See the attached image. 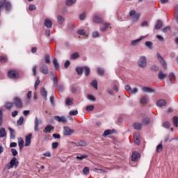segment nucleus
I'll return each mask as SVG.
<instances>
[{"mask_svg": "<svg viewBox=\"0 0 178 178\" xmlns=\"http://www.w3.org/2000/svg\"><path fill=\"white\" fill-rule=\"evenodd\" d=\"M93 23H96L97 24H99L100 23L104 22V19L101 18L99 16L94 15L92 18Z\"/></svg>", "mask_w": 178, "mask_h": 178, "instance_id": "14", "label": "nucleus"}, {"mask_svg": "<svg viewBox=\"0 0 178 178\" xmlns=\"http://www.w3.org/2000/svg\"><path fill=\"white\" fill-rule=\"evenodd\" d=\"M143 92H150V93H154L155 89L145 86L142 88Z\"/></svg>", "mask_w": 178, "mask_h": 178, "instance_id": "21", "label": "nucleus"}, {"mask_svg": "<svg viewBox=\"0 0 178 178\" xmlns=\"http://www.w3.org/2000/svg\"><path fill=\"white\" fill-rule=\"evenodd\" d=\"M162 149H163V147L162 146V143H160L156 147V152H162Z\"/></svg>", "mask_w": 178, "mask_h": 178, "instance_id": "50", "label": "nucleus"}, {"mask_svg": "<svg viewBox=\"0 0 178 178\" xmlns=\"http://www.w3.org/2000/svg\"><path fill=\"white\" fill-rule=\"evenodd\" d=\"M77 34H79V35H86V31L84 29L78 30Z\"/></svg>", "mask_w": 178, "mask_h": 178, "instance_id": "55", "label": "nucleus"}, {"mask_svg": "<svg viewBox=\"0 0 178 178\" xmlns=\"http://www.w3.org/2000/svg\"><path fill=\"white\" fill-rule=\"evenodd\" d=\"M13 106V103L10 102H6L3 105V108H5V109H7V111H12Z\"/></svg>", "mask_w": 178, "mask_h": 178, "instance_id": "15", "label": "nucleus"}, {"mask_svg": "<svg viewBox=\"0 0 178 178\" xmlns=\"http://www.w3.org/2000/svg\"><path fill=\"white\" fill-rule=\"evenodd\" d=\"M6 136V131L5 130V128H1L0 129V137L3 138Z\"/></svg>", "mask_w": 178, "mask_h": 178, "instance_id": "40", "label": "nucleus"}, {"mask_svg": "<svg viewBox=\"0 0 178 178\" xmlns=\"http://www.w3.org/2000/svg\"><path fill=\"white\" fill-rule=\"evenodd\" d=\"M55 120L58 122V123H67V119L63 116H54Z\"/></svg>", "mask_w": 178, "mask_h": 178, "instance_id": "11", "label": "nucleus"}, {"mask_svg": "<svg viewBox=\"0 0 178 178\" xmlns=\"http://www.w3.org/2000/svg\"><path fill=\"white\" fill-rule=\"evenodd\" d=\"M53 83L54 84V87H58V78H56V76L53 78Z\"/></svg>", "mask_w": 178, "mask_h": 178, "instance_id": "58", "label": "nucleus"}, {"mask_svg": "<svg viewBox=\"0 0 178 178\" xmlns=\"http://www.w3.org/2000/svg\"><path fill=\"white\" fill-rule=\"evenodd\" d=\"M150 122H151V120L149 119V118H145L142 120L143 124H145V125L149 124Z\"/></svg>", "mask_w": 178, "mask_h": 178, "instance_id": "45", "label": "nucleus"}, {"mask_svg": "<svg viewBox=\"0 0 178 178\" xmlns=\"http://www.w3.org/2000/svg\"><path fill=\"white\" fill-rule=\"evenodd\" d=\"M86 158H88V155L87 154H83L82 156H76V159H78L79 161H83V159H86Z\"/></svg>", "mask_w": 178, "mask_h": 178, "instance_id": "51", "label": "nucleus"}, {"mask_svg": "<svg viewBox=\"0 0 178 178\" xmlns=\"http://www.w3.org/2000/svg\"><path fill=\"white\" fill-rule=\"evenodd\" d=\"M86 111L88 112H90L91 111H94V105H90V106H86Z\"/></svg>", "mask_w": 178, "mask_h": 178, "instance_id": "56", "label": "nucleus"}, {"mask_svg": "<svg viewBox=\"0 0 178 178\" xmlns=\"http://www.w3.org/2000/svg\"><path fill=\"white\" fill-rule=\"evenodd\" d=\"M11 152L13 156H16V155H17V150L15 148L11 149Z\"/></svg>", "mask_w": 178, "mask_h": 178, "instance_id": "60", "label": "nucleus"}, {"mask_svg": "<svg viewBox=\"0 0 178 178\" xmlns=\"http://www.w3.org/2000/svg\"><path fill=\"white\" fill-rule=\"evenodd\" d=\"M79 113V111L77 110L75 111H70L69 114L70 115V116H76V115H77Z\"/></svg>", "mask_w": 178, "mask_h": 178, "instance_id": "54", "label": "nucleus"}, {"mask_svg": "<svg viewBox=\"0 0 178 178\" xmlns=\"http://www.w3.org/2000/svg\"><path fill=\"white\" fill-rule=\"evenodd\" d=\"M70 90H71V92H72V94H80V89L76 88V86H74V85H72L70 86Z\"/></svg>", "mask_w": 178, "mask_h": 178, "instance_id": "19", "label": "nucleus"}, {"mask_svg": "<svg viewBox=\"0 0 178 178\" xmlns=\"http://www.w3.org/2000/svg\"><path fill=\"white\" fill-rule=\"evenodd\" d=\"M90 84L91 86H92L93 88H95V90H98V82L97 81V80L92 81Z\"/></svg>", "mask_w": 178, "mask_h": 178, "instance_id": "48", "label": "nucleus"}, {"mask_svg": "<svg viewBox=\"0 0 178 178\" xmlns=\"http://www.w3.org/2000/svg\"><path fill=\"white\" fill-rule=\"evenodd\" d=\"M18 145L19 147L20 151H22L23 147H24V140H23V138H19Z\"/></svg>", "mask_w": 178, "mask_h": 178, "instance_id": "28", "label": "nucleus"}, {"mask_svg": "<svg viewBox=\"0 0 178 178\" xmlns=\"http://www.w3.org/2000/svg\"><path fill=\"white\" fill-rule=\"evenodd\" d=\"M76 72L78 74V76H81V74H83V67H79L76 68Z\"/></svg>", "mask_w": 178, "mask_h": 178, "instance_id": "33", "label": "nucleus"}, {"mask_svg": "<svg viewBox=\"0 0 178 178\" xmlns=\"http://www.w3.org/2000/svg\"><path fill=\"white\" fill-rule=\"evenodd\" d=\"M44 26L47 27V29H51V27H52V21L49 19H44Z\"/></svg>", "mask_w": 178, "mask_h": 178, "instance_id": "25", "label": "nucleus"}, {"mask_svg": "<svg viewBox=\"0 0 178 178\" xmlns=\"http://www.w3.org/2000/svg\"><path fill=\"white\" fill-rule=\"evenodd\" d=\"M53 65H54L56 70H59L60 67L59 65V63H58V60L56 59V58H54L53 59Z\"/></svg>", "mask_w": 178, "mask_h": 178, "instance_id": "29", "label": "nucleus"}, {"mask_svg": "<svg viewBox=\"0 0 178 178\" xmlns=\"http://www.w3.org/2000/svg\"><path fill=\"white\" fill-rule=\"evenodd\" d=\"M162 127H165V129H170V123L167 121L163 123Z\"/></svg>", "mask_w": 178, "mask_h": 178, "instance_id": "52", "label": "nucleus"}, {"mask_svg": "<svg viewBox=\"0 0 178 178\" xmlns=\"http://www.w3.org/2000/svg\"><path fill=\"white\" fill-rule=\"evenodd\" d=\"M59 145V143L54 142L52 143V148L53 149H56V148H58V146Z\"/></svg>", "mask_w": 178, "mask_h": 178, "instance_id": "61", "label": "nucleus"}, {"mask_svg": "<svg viewBox=\"0 0 178 178\" xmlns=\"http://www.w3.org/2000/svg\"><path fill=\"white\" fill-rule=\"evenodd\" d=\"M113 133H115V129L111 130V129H108L106 130L103 134V136H109L111 134H113Z\"/></svg>", "mask_w": 178, "mask_h": 178, "instance_id": "34", "label": "nucleus"}, {"mask_svg": "<svg viewBox=\"0 0 178 178\" xmlns=\"http://www.w3.org/2000/svg\"><path fill=\"white\" fill-rule=\"evenodd\" d=\"M29 9L31 11L35 10V9H37V7L34 4H31V5H29Z\"/></svg>", "mask_w": 178, "mask_h": 178, "instance_id": "57", "label": "nucleus"}, {"mask_svg": "<svg viewBox=\"0 0 178 178\" xmlns=\"http://www.w3.org/2000/svg\"><path fill=\"white\" fill-rule=\"evenodd\" d=\"M83 175H85L86 176L88 175L90 173V168L88 167H85L83 169Z\"/></svg>", "mask_w": 178, "mask_h": 178, "instance_id": "47", "label": "nucleus"}, {"mask_svg": "<svg viewBox=\"0 0 178 178\" xmlns=\"http://www.w3.org/2000/svg\"><path fill=\"white\" fill-rule=\"evenodd\" d=\"M40 94L44 99H47V90H45V88L41 89Z\"/></svg>", "mask_w": 178, "mask_h": 178, "instance_id": "38", "label": "nucleus"}, {"mask_svg": "<svg viewBox=\"0 0 178 178\" xmlns=\"http://www.w3.org/2000/svg\"><path fill=\"white\" fill-rule=\"evenodd\" d=\"M125 90H126V91H127V92H129V94H130L131 92H132V91H131V87H130V86H129V85L125 86Z\"/></svg>", "mask_w": 178, "mask_h": 178, "instance_id": "59", "label": "nucleus"}, {"mask_svg": "<svg viewBox=\"0 0 178 178\" xmlns=\"http://www.w3.org/2000/svg\"><path fill=\"white\" fill-rule=\"evenodd\" d=\"M51 57L49 56V54H47L44 56V62L45 63H47V65H51Z\"/></svg>", "mask_w": 178, "mask_h": 178, "instance_id": "37", "label": "nucleus"}, {"mask_svg": "<svg viewBox=\"0 0 178 178\" xmlns=\"http://www.w3.org/2000/svg\"><path fill=\"white\" fill-rule=\"evenodd\" d=\"M39 70L42 74H48V73H49L48 65H45V63H41L40 66L39 67Z\"/></svg>", "mask_w": 178, "mask_h": 178, "instance_id": "6", "label": "nucleus"}, {"mask_svg": "<svg viewBox=\"0 0 178 178\" xmlns=\"http://www.w3.org/2000/svg\"><path fill=\"white\" fill-rule=\"evenodd\" d=\"M145 44L146 45V47L149 49H152L153 46H154V43H152V42H149V41H146L145 42Z\"/></svg>", "mask_w": 178, "mask_h": 178, "instance_id": "36", "label": "nucleus"}, {"mask_svg": "<svg viewBox=\"0 0 178 178\" xmlns=\"http://www.w3.org/2000/svg\"><path fill=\"white\" fill-rule=\"evenodd\" d=\"M23 122H24V118L21 116L17 122V126H22V124H23Z\"/></svg>", "mask_w": 178, "mask_h": 178, "instance_id": "46", "label": "nucleus"}, {"mask_svg": "<svg viewBox=\"0 0 178 178\" xmlns=\"http://www.w3.org/2000/svg\"><path fill=\"white\" fill-rule=\"evenodd\" d=\"M142 105H147L148 104V97L147 96H143L140 101Z\"/></svg>", "mask_w": 178, "mask_h": 178, "instance_id": "26", "label": "nucleus"}, {"mask_svg": "<svg viewBox=\"0 0 178 178\" xmlns=\"http://www.w3.org/2000/svg\"><path fill=\"white\" fill-rule=\"evenodd\" d=\"M54 127L51 125V124H49L47 125L44 129L43 130V132H44L45 134L47 133H51V131H52V130H54Z\"/></svg>", "mask_w": 178, "mask_h": 178, "instance_id": "24", "label": "nucleus"}, {"mask_svg": "<svg viewBox=\"0 0 178 178\" xmlns=\"http://www.w3.org/2000/svg\"><path fill=\"white\" fill-rule=\"evenodd\" d=\"M8 76L9 79H12L13 80H17V79H20V74L16 70L8 71Z\"/></svg>", "mask_w": 178, "mask_h": 178, "instance_id": "4", "label": "nucleus"}, {"mask_svg": "<svg viewBox=\"0 0 178 178\" xmlns=\"http://www.w3.org/2000/svg\"><path fill=\"white\" fill-rule=\"evenodd\" d=\"M57 20L58 24H63V22H65V17H63L62 15H58Z\"/></svg>", "mask_w": 178, "mask_h": 178, "instance_id": "31", "label": "nucleus"}, {"mask_svg": "<svg viewBox=\"0 0 178 178\" xmlns=\"http://www.w3.org/2000/svg\"><path fill=\"white\" fill-rule=\"evenodd\" d=\"M134 141L137 145H140V135L138 134H134Z\"/></svg>", "mask_w": 178, "mask_h": 178, "instance_id": "22", "label": "nucleus"}, {"mask_svg": "<svg viewBox=\"0 0 178 178\" xmlns=\"http://www.w3.org/2000/svg\"><path fill=\"white\" fill-rule=\"evenodd\" d=\"M140 156H141V154L137 152H134L131 155V161L132 162H137L138 159H140Z\"/></svg>", "mask_w": 178, "mask_h": 178, "instance_id": "10", "label": "nucleus"}, {"mask_svg": "<svg viewBox=\"0 0 178 178\" xmlns=\"http://www.w3.org/2000/svg\"><path fill=\"white\" fill-rule=\"evenodd\" d=\"M73 3H76V0H67L66 5L67 6H72Z\"/></svg>", "mask_w": 178, "mask_h": 178, "instance_id": "49", "label": "nucleus"}, {"mask_svg": "<svg viewBox=\"0 0 178 178\" xmlns=\"http://www.w3.org/2000/svg\"><path fill=\"white\" fill-rule=\"evenodd\" d=\"M5 8L6 12L12 10V3L6 0L0 1V12H2V9Z\"/></svg>", "mask_w": 178, "mask_h": 178, "instance_id": "1", "label": "nucleus"}, {"mask_svg": "<svg viewBox=\"0 0 178 178\" xmlns=\"http://www.w3.org/2000/svg\"><path fill=\"white\" fill-rule=\"evenodd\" d=\"M156 105H157V106H159V108H162L163 106H166V101H165L163 99H160V100L157 101Z\"/></svg>", "mask_w": 178, "mask_h": 178, "instance_id": "20", "label": "nucleus"}, {"mask_svg": "<svg viewBox=\"0 0 178 178\" xmlns=\"http://www.w3.org/2000/svg\"><path fill=\"white\" fill-rule=\"evenodd\" d=\"M144 38H145V37L140 36L139 39L132 40L131 42V47H136V45H138V44H140V42H141V41L144 40Z\"/></svg>", "mask_w": 178, "mask_h": 178, "instance_id": "12", "label": "nucleus"}, {"mask_svg": "<svg viewBox=\"0 0 178 178\" xmlns=\"http://www.w3.org/2000/svg\"><path fill=\"white\" fill-rule=\"evenodd\" d=\"M63 134L64 136H72V134H74V131L70 129L69 127H64Z\"/></svg>", "mask_w": 178, "mask_h": 178, "instance_id": "9", "label": "nucleus"}, {"mask_svg": "<svg viewBox=\"0 0 178 178\" xmlns=\"http://www.w3.org/2000/svg\"><path fill=\"white\" fill-rule=\"evenodd\" d=\"M83 72L85 73V76H89L90 75V67L85 66L83 67Z\"/></svg>", "mask_w": 178, "mask_h": 178, "instance_id": "42", "label": "nucleus"}, {"mask_svg": "<svg viewBox=\"0 0 178 178\" xmlns=\"http://www.w3.org/2000/svg\"><path fill=\"white\" fill-rule=\"evenodd\" d=\"M172 80L176 81V75H175V74L172 72H171L167 78V81L168 84H172Z\"/></svg>", "mask_w": 178, "mask_h": 178, "instance_id": "13", "label": "nucleus"}, {"mask_svg": "<svg viewBox=\"0 0 178 178\" xmlns=\"http://www.w3.org/2000/svg\"><path fill=\"white\" fill-rule=\"evenodd\" d=\"M139 67L144 68L147 67V58L145 56H140L138 61Z\"/></svg>", "mask_w": 178, "mask_h": 178, "instance_id": "5", "label": "nucleus"}, {"mask_svg": "<svg viewBox=\"0 0 178 178\" xmlns=\"http://www.w3.org/2000/svg\"><path fill=\"white\" fill-rule=\"evenodd\" d=\"M8 62V57L5 56H0V63H6Z\"/></svg>", "mask_w": 178, "mask_h": 178, "instance_id": "41", "label": "nucleus"}, {"mask_svg": "<svg viewBox=\"0 0 178 178\" xmlns=\"http://www.w3.org/2000/svg\"><path fill=\"white\" fill-rule=\"evenodd\" d=\"M172 122H173V124H174L175 127H178V117L177 116L175 115L173 117Z\"/></svg>", "mask_w": 178, "mask_h": 178, "instance_id": "44", "label": "nucleus"}, {"mask_svg": "<svg viewBox=\"0 0 178 178\" xmlns=\"http://www.w3.org/2000/svg\"><path fill=\"white\" fill-rule=\"evenodd\" d=\"M157 59L163 66V67L166 70L168 69V64L166 63V61L163 59V57L161 56L159 53H157Z\"/></svg>", "mask_w": 178, "mask_h": 178, "instance_id": "7", "label": "nucleus"}, {"mask_svg": "<svg viewBox=\"0 0 178 178\" xmlns=\"http://www.w3.org/2000/svg\"><path fill=\"white\" fill-rule=\"evenodd\" d=\"M19 166V161L16 159V157H13L10 160V163L6 164V169H13V168H17Z\"/></svg>", "mask_w": 178, "mask_h": 178, "instance_id": "2", "label": "nucleus"}, {"mask_svg": "<svg viewBox=\"0 0 178 178\" xmlns=\"http://www.w3.org/2000/svg\"><path fill=\"white\" fill-rule=\"evenodd\" d=\"M73 147H83L86 145V141L79 140L78 143L72 142Z\"/></svg>", "mask_w": 178, "mask_h": 178, "instance_id": "17", "label": "nucleus"}, {"mask_svg": "<svg viewBox=\"0 0 178 178\" xmlns=\"http://www.w3.org/2000/svg\"><path fill=\"white\" fill-rule=\"evenodd\" d=\"M13 104L17 109H23V101H22L20 97H15L13 100Z\"/></svg>", "mask_w": 178, "mask_h": 178, "instance_id": "3", "label": "nucleus"}, {"mask_svg": "<svg viewBox=\"0 0 178 178\" xmlns=\"http://www.w3.org/2000/svg\"><path fill=\"white\" fill-rule=\"evenodd\" d=\"M88 98L90 99V101L95 102V97L92 96V95H88Z\"/></svg>", "mask_w": 178, "mask_h": 178, "instance_id": "62", "label": "nucleus"}, {"mask_svg": "<svg viewBox=\"0 0 178 178\" xmlns=\"http://www.w3.org/2000/svg\"><path fill=\"white\" fill-rule=\"evenodd\" d=\"M10 137L11 139L15 140L16 136H15V130L12 128H9Z\"/></svg>", "mask_w": 178, "mask_h": 178, "instance_id": "32", "label": "nucleus"}, {"mask_svg": "<svg viewBox=\"0 0 178 178\" xmlns=\"http://www.w3.org/2000/svg\"><path fill=\"white\" fill-rule=\"evenodd\" d=\"M78 58H80V55L78 52H75L71 55V59H72L73 60L77 59Z\"/></svg>", "mask_w": 178, "mask_h": 178, "instance_id": "43", "label": "nucleus"}, {"mask_svg": "<svg viewBox=\"0 0 178 178\" xmlns=\"http://www.w3.org/2000/svg\"><path fill=\"white\" fill-rule=\"evenodd\" d=\"M133 127L135 130H141V129H143V124L139 122H134L133 124Z\"/></svg>", "mask_w": 178, "mask_h": 178, "instance_id": "23", "label": "nucleus"}, {"mask_svg": "<svg viewBox=\"0 0 178 178\" xmlns=\"http://www.w3.org/2000/svg\"><path fill=\"white\" fill-rule=\"evenodd\" d=\"M73 101H74L73 98L67 97V99L65 100V104L68 106H70L73 105Z\"/></svg>", "mask_w": 178, "mask_h": 178, "instance_id": "30", "label": "nucleus"}, {"mask_svg": "<svg viewBox=\"0 0 178 178\" xmlns=\"http://www.w3.org/2000/svg\"><path fill=\"white\" fill-rule=\"evenodd\" d=\"M151 70H153L154 72H158L159 70V67L156 65H154L151 67Z\"/></svg>", "mask_w": 178, "mask_h": 178, "instance_id": "53", "label": "nucleus"}, {"mask_svg": "<svg viewBox=\"0 0 178 178\" xmlns=\"http://www.w3.org/2000/svg\"><path fill=\"white\" fill-rule=\"evenodd\" d=\"M97 74H98L99 76H104V75L105 74V70H104V69L98 67V68L97 69Z\"/></svg>", "mask_w": 178, "mask_h": 178, "instance_id": "35", "label": "nucleus"}, {"mask_svg": "<svg viewBox=\"0 0 178 178\" xmlns=\"http://www.w3.org/2000/svg\"><path fill=\"white\" fill-rule=\"evenodd\" d=\"M162 26H163V22L162 21H161V19H158L156 22L154 29L156 30H159V29H162Z\"/></svg>", "mask_w": 178, "mask_h": 178, "instance_id": "18", "label": "nucleus"}, {"mask_svg": "<svg viewBox=\"0 0 178 178\" xmlns=\"http://www.w3.org/2000/svg\"><path fill=\"white\" fill-rule=\"evenodd\" d=\"M140 16H141V14L136 13L135 15L133 16L132 20L133 22H138V19H140Z\"/></svg>", "mask_w": 178, "mask_h": 178, "instance_id": "39", "label": "nucleus"}, {"mask_svg": "<svg viewBox=\"0 0 178 178\" xmlns=\"http://www.w3.org/2000/svg\"><path fill=\"white\" fill-rule=\"evenodd\" d=\"M86 17V13H82L79 15L80 20H84Z\"/></svg>", "mask_w": 178, "mask_h": 178, "instance_id": "64", "label": "nucleus"}, {"mask_svg": "<svg viewBox=\"0 0 178 178\" xmlns=\"http://www.w3.org/2000/svg\"><path fill=\"white\" fill-rule=\"evenodd\" d=\"M31 138H33V134H29V136L26 137L25 147L30 146V144H31Z\"/></svg>", "mask_w": 178, "mask_h": 178, "instance_id": "16", "label": "nucleus"}, {"mask_svg": "<svg viewBox=\"0 0 178 178\" xmlns=\"http://www.w3.org/2000/svg\"><path fill=\"white\" fill-rule=\"evenodd\" d=\"M34 123V130L35 131H38L40 130L39 126L42 123V121H41V119H39L38 117H35Z\"/></svg>", "mask_w": 178, "mask_h": 178, "instance_id": "8", "label": "nucleus"}, {"mask_svg": "<svg viewBox=\"0 0 178 178\" xmlns=\"http://www.w3.org/2000/svg\"><path fill=\"white\" fill-rule=\"evenodd\" d=\"M170 26H166L162 29L163 33H167L168 31H170Z\"/></svg>", "mask_w": 178, "mask_h": 178, "instance_id": "63", "label": "nucleus"}, {"mask_svg": "<svg viewBox=\"0 0 178 178\" xmlns=\"http://www.w3.org/2000/svg\"><path fill=\"white\" fill-rule=\"evenodd\" d=\"M168 77V75L166 74H163V72L159 71V74H158V79L159 80H163Z\"/></svg>", "mask_w": 178, "mask_h": 178, "instance_id": "27", "label": "nucleus"}]
</instances>
